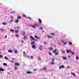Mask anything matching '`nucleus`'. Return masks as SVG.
I'll return each mask as SVG.
<instances>
[{"label":"nucleus","mask_w":79,"mask_h":79,"mask_svg":"<svg viewBox=\"0 0 79 79\" xmlns=\"http://www.w3.org/2000/svg\"><path fill=\"white\" fill-rule=\"evenodd\" d=\"M36 26H39V24L34 23V25H31V26L32 27H33V28H36Z\"/></svg>","instance_id":"1"},{"label":"nucleus","mask_w":79,"mask_h":79,"mask_svg":"<svg viewBox=\"0 0 79 79\" xmlns=\"http://www.w3.org/2000/svg\"><path fill=\"white\" fill-rule=\"evenodd\" d=\"M64 68V65H61L59 67L60 69H61L62 68Z\"/></svg>","instance_id":"2"},{"label":"nucleus","mask_w":79,"mask_h":79,"mask_svg":"<svg viewBox=\"0 0 79 79\" xmlns=\"http://www.w3.org/2000/svg\"><path fill=\"white\" fill-rule=\"evenodd\" d=\"M22 18V17H21L19 16L17 18V19H18L19 20V19H21Z\"/></svg>","instance_id":"3"},{"label":"nucleus","mask_w":79,"mask_h":79,"mask_svg":"<svg viewBox=\"0 0 79 79\" xmlns=\"http://www.w3.org/2000/svg\"><path fill=\"white\" fill-rule=\"evenodd\" d=\"M62 58L64 60H66V57L62 56Z\"/></svg>","instance_id":"4"},{"label":"nucleus","mask_w":79,"mask_h":79,"mask_svg":"<svg viewBox=\"0 0 79 79\" xmlns=\"http://www.w3.org/2000/svg\"><path fill=\"white\" fill-rule=\"evenodd\" d=\"M26 73L27 74H32V72L30 71H27V72Z\"/></svg>","instance_id":"5"},{"label":"nucleus","mask_w":79,"mask_h":79,"mask_svg":"<svg viewBox=\"0 0 79 79\" xmlns=\"http://www.w3.org/2000/svg\"><path fill=\"white\" fill-rule=\"evenodd\" d=\"M57 50H58V49H55V50L54 51H53V53H56V51H57Z\"/></svg>","instance_id":"6"},{"label":"nucleus","mask_w":79,"mask_h":79,"mask_svg":"<svg viewBox=\"0 0 79 79\" xmlns=\"http://www.w3.org/2000/svg\"><path fill=\"white\" fill-rule=\"evenodd\" d=\"M61 42H63V43H64V45H66V44H67V42L64 43V42L63 40H62Z\"/></svg>","instance_id":"7"},{"label":"nucleus","mask_w":79,"mask_h":79,"mask_svg":"<svg viewBox=\"0 0 79 79\" xmlns=\"http://www.w3.org/2000/svg\"><path fill=\"white\" fill-rule=\"evenodd\" d=\"M32 48H33V49H35L36 47L35 46V45H33L32 46Z\"/></svg>","instance_id":"8"},{"label":"nucleus","mask_w":79,"mask_h":79,"mask_svg":"<svg viewBox=\"0 0 79 79\" xmlns=\"http://www.w3.org/2000/svg\"><path fill=\"white\" fill-rule=\"evenodd\" d=\"M15 23H19V20L17 19V20H15Z\"/></svg>","instance_id":"9"},{"label":"nucleus","mask_w":79,"mask_h":79,"mask_svg":"<svg viewBox=\"0 0 79 79\" xmlns=\"http://www.w3.org/2000/svg\"><path fill=\"white\" fill-rule=\"evenodd\" d=\"M16 65H17V66H19V64L18 63H15V65L16 66Z\"/></svg>","instance_id":"10"},{"label":"nucleus","mask_w":79,"mask_h":79,"mask_svg":"<svg viewBox=\"0 0 79 79\" xmlns=\"http://www.w3.org/2000/svg\"><path fill=\"white\" fill-rule=\"evenodd\" d=\"M14 69L15 70H17V69H18V67H17V66L16 65L15 66V67H14Z\"/></svg>","instance_id":"11"},{"label":"nucleus","mask_w":79,"mask_h":79,"mask_svg":"<svg viewBox=\"0 0 79 79\" xmlns=\"http://www.w3.org/2000/svg\"><path fill=\"white\" fill-rule=\"evenodd\" d=\"M66 51L67 53H69V52H71V51H70L69 50H68V49L66 50Z\"/></svg>","instance_id":"12"},{"label":"nucleus","mask_w":79,"mask_h":79,"mask_svg":"<svg viewBox=\"0 0 79 79\" xmlns=\"http://www.w3.org/2000/svg\"><path fill=\"white\" fill-rule=\"evenodd\" d=\"M71 74L72 75H73V76H75L76 77V74H75V73H71Z\"/></svg>","instance_id":"13"},{"label":"nucleus","mask_w":79,"mask_h":79,"mask_svg":"<svg viewBox=\"0 0 79 79\" xmlns=\"http://www.w3.org/2000/svg\"><path fill=\"white\" fill-rule=\"evenodd\" d=\"M4 71L3 69L0 68V71Z\"/></svg>","instance_id":"14"},{"label":"nucleus","mask_w":79,"mask_h":79,"mask_svg":"<svg viewBox=\"0 0 79 79\" xmlns=\"http://www.w3.org/2000/svg\"><path fill=\"white\" fill-rule=\"evenodd\" d=\"M38 21H39L40 23H42V21H41V20L40 19H38Z\"/></svg>","instance_id":"15"},{"label":"nucleus","mask_w":79,"mask_h":79,"mask_svg":"<svg viewBox=\"0 0 79 79\" xmlns=\"http://www.w3.org/2000/svg\"><path fill=\"white\" fill-rule=\"evenodd\" d=\"M2 25H6V23L5 22H3L2 23Z\"/></svg>","instance_id":"16"},{"label":"nucleus","mask_w":79,"mask_h":79,"mask_svg":"<svg viewBox=\"0 0 79 79\" xmlns=\"http://www.w3.org/2000/svg\"><path fill=\"white\" fill-rule=\"evenodd\" d=\"M49 49L50 50H53V48H49Z\"/></svg>","instance_id":"17"},{"label":"nucleus","mask_w":79,"mask_h":79,"mask_svg":"<svg viewBox=\"0 0 79 79\" xmlns=\"http://www.w3.org/2000/svg\"><path fill=\"white\" fill-rule=\"evenodd\" d=\"M31 45H34L35 44V42H33L31 43Z\"/></svg>","instance_id":"18"},{"label":"nucleus","mask_w":79,"mask_h":79,"mask_svg":"<svg viewBox=\"0 0 79 79\" xmlns=\"http://www.w3.org/2000/svg\"><path fill=\"white\" fill-rule=\"evenodd\" d=\"M10 31L12 32H15V30H14L10 29Z\"/></svg>","instance_id":"19"},{"label":"nucleus","mask_w":79,"mask_h":79,"mask_svg":"<svg viewBox=\"0 0 79 79\" xmlns=\"http://www.w3.org/2000/svg\"><path fill=\"white\" fill-rule=\"evenodd\" d=\"M43 70H46V71H47V68L44 67L43 68Z\"/></svg>","instance_id":"20"},{"label":"nucleus","mask_w":79,"mask_h":79,"mask_svg":"<svg viewBox=\"0 0 79 79\" xmlns=\"http://www.w3.org/2000/svg\"><path fill=\"white\" fill-rule=\"evenodd\" d=\"M34 37L36 38V39H39V37H37V36L36 35H35L34 36Z\"/></svg>","instance_id":"21"},{"label":"nucleus","mask_w":79,"mask_h":79,"mask_svg":"<svg viewBox=\"0 0 79 79\" xmlns=\"http://www.w3.org/2000/svg\"><path fill=\"white\" fill-rule=\"evenodd\" d=\"M8 52L9 53H13V52H12L11 51H10V50H9L8 51Z\"/></svg>","instance_id":"22"},{"label":"nucleus","mask_w":79,"mask_h":79,"mask_svg":"<svg viewBox=\"0 0 79 79\" xmlns=\"http://www.w3.org/2000/svg\"><path fill=\"white\" fill-rule=\"evenodd\" d=\"M11 13L12 14H13V13H15V11H12L11 12Z\"/></svg>","instance_id":"23"},{"label":"nucleus","mask_w":79,"mask_h":79,"mask_svg":"<svg viewBox=\"0 0 79 79\" xmlns=\"http://www.w3.org/2000/svg\"><path fill=\"white\" fill-rule=\"evenodd\" d=\"M58 55V52H56V53H55V55Z\"/></svg>","instance_id":"24"},{"label":"nucleus","mask_w":79,"mask_h":79,"mask_svg":"<svg viewBox=\"0 0 79 79\" xmlns=\"http://www.w3.org/2000/svg\"><path fill=\"white\" fill-rule=\"evenodd\" d=\"M48 37L49 38V39H50V38H52V36H50L49 35H48Z\"/></svg>","instance_id":"25"},{"label":"nucleus","mask_w":79,"mask_h":79,"mask_svg":"<svg viewBox=\"0 0 79 79\" xmlns=\"http://www.w3.org/2000/svg\"><path fill=\"white\" fill-rule=\"evenodd\" d=\"M3 65L4 66H6L7 65V64L5 63H4L3 64Z\"/></svg>","instance_id":"26"},{"label":"nucleus","mask_w":79,"mask_h":79,"mask_svg":"<svg viewBox=\"0 0 79 79\" xmlns=\"http://www.w3.org/2000/svg\"><path fill=\"white\" fill-rule=\"evenodd\" d=\"M15 53H18V51L17 50H15Z\"/></svg>","instance_id":"27"},{"label":"nucleus","mask_w":79,"mask_h":79,"mask_svg":"<svg viewBox=\"0 0 79 79\" xmlns=\"http://www.w3.org/2000/svg\"><path fill=\"white\" fill-rule=\"evenodd\" d=\"M70 53H71L73 55H74V52H72V51L70 52Z\"/></svg>","instance_id":"28"},{"label":"nucleus","mask_w":79,"mask_h":79,"mask_svg":"<svg viewBox=\"0 0 79 79\" xmlns=\"http://www.w3.org/2000/svg\"><path fill=\"white\" fill-rule=\"evenodd\" d=\"M31 59H32V60H33V59H34V57H33V56H31Z\"/></svg>","instance_id":"29"},{"label":"nucleus","mask_w":79,"mask_h":79,"mask_svg":"<svg viewBox=\"0 0 79 79\" xmlns=\"http://www.w3.org/2000/svg\"><path fill=\"white\" fill-rule=\"evenodd\" d=\"M69 45H72V43L71 42H69Z\"/></svg>","instance_id":"30"},{"label":"nucleus","mask_w":79,"mask_h":79,"mask_svg":"<svg viewBox=\"0 0 79 79\" xmlns=\"http://www.w3.org/2000/svg\"><path fill=\"white\" fill-rule=\"evenodd\" d=\"M31 38L32 39H33V40H34V38L32 36H30V39Z\"/></svg>","instance_id":"31"},{"label":"nucleus","mask_w":79,"mask_h":79,"mask_svg":"<svg viewBox=\"0 0 79 79\" xmlns=\"http://www.w3.org/2000/svg\"><path fill=\"white\" fill-rule=\"evenodd\" d=\"M15 33H17L19 32V30H16L15 31Z\"/></svg>","instance_id":"32"},{"label":"nucleus","mask_w":79,"mask_h":79,"mask_svg":"<svg viewBox=\"0 0 79 79\" xmlns=\"http://www.w3.org/2000/svg\"><path fill=\"white\" fill-rule=\"evenodd\" d=\"M76 60H79V57L77 56L76 57Z\"/></svg>","instance_id":"33"},{"label":"nucleus","mask_w":79,"mask_h":79,"mask_svg":"<svg viewBox=\"0 0 79 79\" xmlns=\"http://www.w3.org/2000/svg\"><path fill=\"white\" fill-rule=\"evenodd\" d=\"M28 19H32V18H31L30 17H27Z\"/></svg>","instance_id":"34"},{"label":"nucleus","mask_w":79,"mask_h":79,"mask_svg":"<svg viewBox=\"0 0 79 79\" xmlns=\"http://www.w3.org/2000/svg\"><path fill=\"white\" fill-rule=\"evenodd\" d=\"M62 53H65V52L64 51H62Z\"/></svg>","instance_id":"35"},{"label":"nucleus","mask_w":79,"mask_h":79,"mask_svg":"<svg viewBox=\"0 0 79 79\" xmlns=\"http://www.w3.org/2000/svg\"><path fill=\"white\" fill-rule=\"evenodd\" d=\"M23 39H27V37H26V36H25Z\"/></svg>","instance_id":"36"},{"label":"nucleus","mask_w":79,"mask_h":79,"mask_svg":"<svg viewBox=\"0 0 79 79\" xmlns=\"http://www.w3.org/2000/svg\"><path fill=\"white\" fill-rule=\"evenodd\" d=\"M25 35V32L23 31V35Z\"/></svg>","instance_id":"37"},{"label":"nucleus","mask_w":79,"mask_h":79,"mask_svg":"<svg viewBox=\"0 0 79 79\" xmlns=\"http://www.w3.org/2000/svg\"><path fill=\"white\" fill-rule=\"evenodd\" d=\"M5 59H6V60H8V58L6 57V56H5Z\"/></svg>","instance_id":"38"},{"label":"nucleus","mask_w":79,"mask_h":79,"mask_svg":"<svg viewBox=\"0 0 79 79\" xmlns=\"http://www.w3.org/2000/svg\"><path fill=\"white\" fill-rule=\"evenodd\" d=\"M51 64H55V63H54V62H52L51 63Z\"/></svg>","instance_id":"39"},{"label":"nucleus","mask_w":79,"mask_h":79,"mask_svg":"<svg viewBox=\"0 0 79 79\" xmlns=\"http://www.w3.org/2000/svg\"><path fill=\"white\" fill-rule=\"evenodd\" d=\"M23 17H26V15H23Z\"/></svg>","instance_id":"40"},{"label":"nucleus","mask_w":79,"mask_h":79,"mask_svg":"<svg viewBox=\"0 0 79 79\" xmlns=\"http://www.w3.org/2000/svg\"><path fill=\"white\" fill-rule=\"evenodd\" d=\"M39 48L40 50H42V48H41L39 47Z\"/></svg>","instance_id":"41"},{"label":"nucleus","mask_w":79,"mask_h":79,"mask_svg":"<svg viewBox=\"0 0 79 79\" xmlns=\"http://www.w3.org/2000/svg\"><path fill=\"white\" fill-rule=\"evenodd\" d=\"M38 60H41V58L40 57V58H38Z\"/></svg>","instance_id":"42"},{"label":"nucleus","mask_w":79,"mask_h":79,"mask_svg":"<svg viewBox=\"0 0 79 79\" xmlns=\"http://www.w3.org/2000/svg\"><path fill=\"white\" fill-rule=\"evenodd\" d=\"M39 29H41V30L43 29V28H42V27H40Z\"/></svg>","instance_id":"43"},{"label":"nucleus","mask_w":79,"mask_h":79,"mask_svg":"<svg viewBox=\"0 0 79 79\" xmlns=\"http://www.w3.org/2000/svg\"><path fill=\"white\" fill-rule=\"evenodd\" d=\"M33 40H35L36 41H38V40H36L35 39H33Z\"/></svg>","instance_id":"44"},{"label":"nucleus","mask_w":79,"mask_h":79,"mask_svg":"<svg viewBox=\"0 0 79 79\" xmlns=\"http://www.w3.org/2000/svg\"><path fill=\"white\" fill-rule=\"evenodd\" d=\"M15 36H16V37H19V36L17 35H15Z\"/></svg>","instance_id":"45"},{"label":"nucleus","mask_w":79,"mask_h":79,"mask_svg":"<svg viewBox=\"0 0 79 79\" xmlns=\"http://www.w3.org/2000/svg\"><path fill=\"white\" fill-rule=\"evenodd\" d=\"M2 55H0V58H2Z\"/></svg>","instance_id":"46"},{"label":"nucleus","mask_w":79,"mask_h":79,"mask_svg":"<svg viewBox=\"0 0 79 79\" xmlns=\"http://www.w3.org/2000/svg\"><path fill=\"white\" fill-rule=\"evenodd\" d=\"M17 29H21V27H17Z\"/></svg>","instance_id":"47"},{"label":"nucleus","mask_w":79,"mask_h":79,"mask_svg":"<svg viewBox=\"0 0 79 79\" xmlns=\"http://www.w3.org/2000/svg\"><path fill=\"white\" fill-rule=\"evenodd\" d=\"M49 54L50 55H52V54L50 52H49Z\"/></svg>","instance_id":"48"},{"label":"nucleus","mask_w":79,"mask_h":79,"mask_svg":"<svg viewBox=\"0 0 79 79\" xmlns=\"http://www.w3.org/2000/svg\"><path fill=\"white\" fill-rule=\"evenodd\" d=\"M51 35H55V34L54 33H52Z\"/></svg>","instance_id":"49"},{"label":"nucleus","mask_w":79,"mask_h":79,"mask_svg":"<svg viewBox=\"0 0 79 79\" xmlns=\"http://www.w3.org/2000/svg\"><path fill=\"white\" fill-rule=\"evenodd\" d=\"M68 56L69 58H71V57L69 56Z\"/></svg>","instance_id":"50"},{"label":"nucleus","mask_w":79,"mask_h":79,"mask_svg":"<svg viewBox=\"0 0 79 79\" xmlns=\"http://www.w3.org/2000/svg\"><path fill=\"white\" fill-rule=\"evenodd\" d=\"M44 44H47L46 42H44Z\"/></svg>","instance_id":"51"},{"label":"nucleus","mask_w":79,"mask_h":79,"mask_svg":"<svg viewBox=\"0 0 79 79\" xmlns=\"http://www.w3.org/2000/svg\"><path fill=\"white\" fill-rule=\"evenodd\" d=\"M40 48H41L42 49V46H40Z\"/></svg>","instance_id":"52"},{"label":"nucleus","mask_w":79,"mask_h":79,"mask_svg":"<svg viewBox=\"0 0 79 79\" xmlns=\"http://www.w3.org/2000/svg\"><path fill=\"white\" fill-rule=\"evenodd\" d=\"M67 68H69L70 67L69 66H67Z\"/></svg>","instance_id":"53"},{"label":"nucleus","mask_w":79,"mask_h":79,"mask_svg":"<svg viewBox=\"0 0 79 79\" xmlns=\"http://www.w3.org/2000/svg\"><path fill=\"white\" fill-rule=\"evenodd\" d=\"M21 42H22V43H23L24 42V41H21Z\"/></svg>","instance_id":"54"},{"label":"nucleus","mask_w":79,"mask_h":79,"mask_svg":"<svg viewBox=\"0 0 79 79\" xmlns=\"http://www.w3.org/2000/svg\"><path fill=\"white\" fill-rule=\"evenodd\" d=\"M52 60L53 61H54V59H52Z\"/></svg>","instance_id":"55"},{"label":"nucleus","mask_w":79,"mask_h":79,"mask_svg":"<svg viewBox=\"0 0 79 79\" xmlns=\"http://www.w3.org/2000/svg\"><path fill=\"white\" fill-rule=\"evenodd\" d=\"M12 21H13V20H11L10 21V22H11Z\"/></svg>","instance_id":"56"},{"label":"nucleus","mask_w":79,"mask_h":79,"mask_svg":"<svg viewBox=\"0 0 79 79\" xmlns=\"http://www.w3.org/2000/svg\"><path fill=\"white\" fill-rule=\"evenodd\" d=\"M7 37V36H6L5 37V38H6Z\"/></svg>","instance_id":"57"},{"label":"nucleus","mask_w":79,"mask_h":79,"mask_svg":"<svg viewBox=\"0 0 79 79\" xmlns=\"http://www.w3.org/2000/svg\"><path fill=\"white\" fill-rule=\"evenodd\" d=\"M12 60H15V59H14V58H12Z\"/></svg>","instance_id":"58"},{"label":"nucleus","mask_w":79,"mask_h":79,"mask_svg":"<svg viewBox=\"0 0 79 79\" xmlns=\"http://www.w3.org/2000/svg\"><path fill=\"white\" fill-rule=\"evenodd\" d=\"M11 18H13V17L12 16H11Z\"/></svg>","instance_id":"59"},{"label":"nucleus","mask_w":79,"mask_h":79,"mask_svg":"<svg viewBox=\"0 0 79 79\" xmlns=\"http://www.w3.org/2000/svg\"><path fill=\"white\" fill-rule=\"evenodd\" d=\"M36 70H37V69H35L34 70V71H36Z\"/></svg>","instance_id":"60"},{"label":"nucleus","mask_w":79,"mask_h":79,"mask_svg":"<svg viewBox=\"0 0 79 79\" xmlns=\"http://www.w3.org/2000/svg\"><path fill=\"white\" fill-rule=\"evenodd\" d=\"M0 31H1L2 32V31H2V30L1 29H0Z\"/></svg>","instance_id":"61"},{"label":"nucleus","mask_w":79,"mask_h":79,"mask_svg":"<svg viewBox=\"0 0 79 79\" xmlns=\"http://www.w3.org/2000/svg\"><path fill=\"white\" fill-rule=\"evenodd\" d=\"M23 53H24V54H25V52H23Z\"/></svg>","instance_id":"62"},{"label":"nucleus","mask_w":79,"mask_h":79,"mask_svg":"<svg viewBox=\"0 0 79 79\" xmlns=\"http://www.w3.org/2000/svg\"><path fill=\"white\" fill-rule=\"evenodd\" d=\"M2 53V52H0V54Z\"/></svg>","instance_id":"63"},{"label":"nucleus","mask_w":79,"mask_h":79,"mask_svg":"<svg viewBox=\"0 0 79 79\" xmlns=\"http://www.w3.org/2000/svg\"><path fill=\"white\" fill-rule=\"evenodd\" d=\"M44 79H47V78H44Z\"/></svg>","instance_id":"64"}]
</instances>
